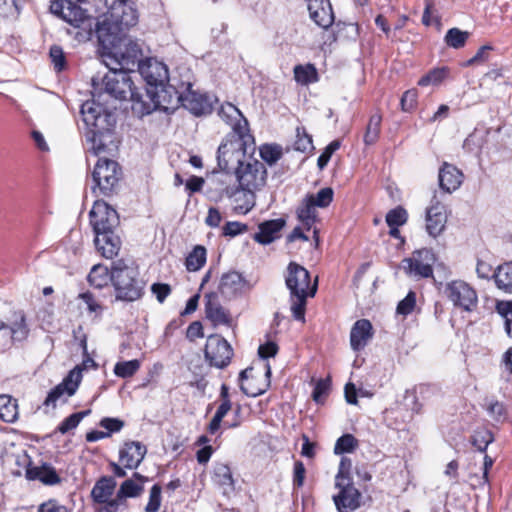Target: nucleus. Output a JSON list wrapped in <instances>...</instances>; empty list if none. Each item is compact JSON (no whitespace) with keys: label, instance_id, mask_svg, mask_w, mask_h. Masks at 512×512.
Here are the masks:
<instances>
[{"label":"nucleus","instance_id":"nucleus-1","mask_svg":"<svg viewBox=\"0 0 512 512\" xmlns=\"http://www.w3.org/2000/svg\"><path fill=\"white\" fill-rule=\"evenodd\" d=\"M93 93L91 100L81 105L80 114L86 127V141L91 144V152L95 156L109 153L117 148L114 129L116 125L115 114L109 111Z\"/></svg>","mask_w":512,"mask_h":512},{"label":"nucleus","instance_id":"nucleus-2","mask_svg":"<svg viewBox=\"0 0 512 512\" xmlns=\"http://www.w3.org/2000/svg\"><path fill=\"white\" fill-rule=\"evenodd\" d=\"M89 221L95 234V247L107 259H113L121 248L117 233L120 220L117 211L103 200H96L89 212Z\"/></svg>","mask_w":512,"mask_h":512},{"label":"nucleus","instance_id":"nucleus-3","mask_svg":"<svg viewBox=\"0 0 512 512\" xmlns=\"http://www.w3.org/2000/svg\"><path fill=\"white\" fill-rule=\"evenodd\" d=\"M309 271L296 262H290L287 266L285 284L289 290L291 313L295 320L305 322V313L308 297H314L318 289V278L311 285Z\"/></svg>","mask_w":512,"mask_h":512},{"label":"nucleus","instance_id":"nucleus-4","mask_svg":"<svg viewBox=\"0 0 512 512\" xmlns=\"http://www.w3.org/2000/svg\"><path fill=\"white\" fill-rule=\"evenodd\" d=\"M138 22V12L129 0H115L106 17L97 23L96 36L99 43H111L110 36L124 35Z\"/></svg>","mask_w":512,"mask_h":512},{"label":"nucleus","instance_id":"nucleus-5","mask_svg":"<svg viewBox=\"0 0 512 512\" xmlns=\"http://www.w3.org/2000/svg\"><path fill=\"white\" fill-rule=\"evenodd\" d=\"M109 40L111 43H99L106 66L115 65L135 72V68L144 61L141 45L127 34L110 36Z\"/></svg>","mask_w":512,"mask_h":512},{"label":"nucleus","instance_id":"nucleus-6","mask_svg":"<svg viewBox=\"0 0 512 512\" xmlns=\"http://www.w3.org/2000/svg\"><path fill=\"white\" fill-rule=\"evenodd\" d=\"M112 286L115 300L129 303L143 297L146 282L140 276L138 267L130 266L125 260L119 259L112 262Z\"/></svg>","mask_w":512,"mask_h":512},{"label":"nucleus","instance_id":"nucleus-7","mask_svg":"<svg viewBox=\"0 0 512 512\" xmlns=\"http://www.w3.org/2000/svg\"><path fill=\"white\" fill-rule=\"evenodd\" d=\"M109 71L104 75L101 83L92 79L95 95L100 98L102 90L117 100L130 99L133 102H143V96L133 84L129 71L116 66H107Z\"/></svg>","mask_w":512,"mask_h":512},{"label":"nucleus","instance_id":"nucleus-8","mask_svg":"<svg viewBox=\"0 0 512 512\" xmlns=\"http://www.w3.org/2000/svg\"><path fill=\"white\" fill-rule=\"evenodd\" d=\"M236 176L238 186L244 191L245 204L240 206L242 211H251L255 205V192L265 186L267 181V169L264 163L253 159L245 161L233 173Z\"/></svg>","mask_w":512,"mask_h":512},{"label":"nucleus","instance_id":"nucleus-9","mask_svg":"<svg viewBox=\"0 0 512 512\" xmlns=\"http://www.w3.org/2000/svg\"><path fill=\"white\" fill-rule=\"evenodd\" d=\"M91 186L96 196L110 197L116 193L122 177L120 165L111 159L100 157L91 174Z\"/></svg>","mask_w":512,"mask_h":512},{"label":"nucleus","instance_id":"nucleus-10","mask_svg":"<svg viewBox=\"0 0 512 512\" xmlns=\"http://www.w3.org/2000/svg\"><path fill=\"white\" fill-rule=\"evenodd\" d=\"M183 93L181 81L176 85L164 82L159 87L146 88V96L150 103L147 104L144 100L141 102L144 106L143 112L149 114L157 109L167 111L178 104L182 105Z\"/></svg>","mask_w":512,"mask_h":512},{"label":"nucleus","instance_id":"nucleus-11","mask_svg":"<svg viewBox=\"0 0 512 512\" xmlns=\"http://www.w3.org/2000/svg\"><path fill=\"white\" fill-rule=\"evenodd\" d=\"M247 148L241 140L224 139L217 150V166L226 174H233L246 159Z\"/></svg>","mask_w":512,"mask_h":512},{"label":"nucleus","instance_id":"nucleus-12","mask_svg":"<svg viewBox=\"0 0 512 512\" xmlns=\"http://www.w3.org/2000/svg\"><path fill=\"white\" fill-rule=\"evenodd\" d=\"M192 87L190 78L181 81V88H184L182 106L196 117L211 114L218 99L214 95L195 91Z\"/></svg>","mask_w":512,"mask_h":512},{"label":"nucleus","instance_id":"nucleus-13","mask_svg":"<svg viewBox=\"0 0 512 512\" xmlns=\"http://www.w3.org/2000/svg\"><path fill=\"white\" fill-rule=\"evenodd\" d=\"M436 255L432 249L422 248L415 250L412 257L401 261V268L406 275L415 278H430L433 276V264Z\"/></svg>","mask_w":512,"mask_h":512},{"label":"nucleus","instance_id":"nucleus-14","mask_svg":"<svg viewBox=\"0 0 512 512\" xmlns=\"http://www.w3.org/2000/svg\"><path fill=\"white\" fill-rule=\"evenodd\" d=\"M233 354V348L223 336L212 334L207 337L204 356L210 366L219 369L227 367L231 362Z\"/></svg>","mask_w":512,"mask_h":512},{"label":"nucleus","instance_id":"nucleus-15","mask_svg":"<svg viewBox=\"0 0 512 512\" xmlns=\"http://www.w3.org/2000/svg\"><path fill=\"white\" fill-rule=\"evenodd\" d=\"M445 293L453 305L466 312L474 311L478 306V295L475 289L462 280H454L445 287Z\"/></svg>","mask_w":512,"mask_h":512},{"label":"nucleus","instance_id":"nucleus-16","mask_svg":"<svg viewBox=\"0 0 512 512\" xmlns=\"http://www.w3.org/2000/svg\"><path fill=\"white\" fill-rule=\"evenodd\" d=\"M251 289L250 282L242 273L235 270L222 274L218 285V293L226 300L237 299Z\"/></svg>","mask_w":512,"mask_h":512},{"label":"nucleus","instance_id":"nucleus-17","mask_svg":"<svg viewBox=\"0 0 512 512\" xmlns=\"http://www.w3.org/2000/svg\"><path fill=\"white\" fill-rule=\"evenodd\" d=\"M82 370L83 369L80 366H76L71 371H69L62 382L48 392L43 405L46 407L51 406L52 408H55L57 401L61 400L65 394L69 397L74 395L82 380Z\"/></svg>","mask_w":512,"mask_h":512},{"label":"nucleus","instance_id":"nucleus-18","mask_svg":"<svg viewBox=\"0 0 512 512\" xmlns=\"http://www.w3.org/2000/svg\"><path fill=\"white\" fill-rule=\"evenodd\" d=\"M339 489L338 494L333 496L334 504L338 512H353L362 504V493L354 486L352 480L335 482Z\"/></svg>","mask_w":512,"mask_h":512},{"label":"nucleus","instance_id":"nucleus-19","mask_svg":"<svg viewBox=\"0 0 512 512\" xmlns=\"http://www.w3.org/2000/svg\"><path fill=\"white\" fill-rule=\"evenodd\" d=\"M137 69L146 83V88L159 87L161 83L169 82L168 68L162 62L147 58Z\"/></svg>","mask_w":512,"mask_h":512},{"label":"nucleus","instance_id":"nucleus-20","mask_svg":"<svg viewBox=\"0 0 512 512\" xmlns=\"http://www.w3.org/2000/svg\"><path fill=\"white\" fill-rule=\"evenodd\" d=\"M447 218L445 206L434 195L426 208V231L429 236L436 238L441 235L446 228Z\"/></svg>","mask_w":512,"mask_h":512},{"label":"nucleus","instance_id":"nucleus-21","mask_svg":"<svg viewBox=\"0 0 512 512\" xmlns=\"http://www.w3.org/2000/svg\"><path fill=\"white\" fill-rule=\"evenodd\" d=\"M25 478L28 481H39L46 486H54L62 482V478L51 463L41 462V465H34L31 460L25 467Z\"/></svg>","mask_w":512,"mask_h":512},{"label":"nucleus","instance_id":"nucleus-22","mask_svg":"<svg viewBox=\"0 0 512 512\" xmlns=\"http://www.w3.org/2000/svg\"><path fill=\"white\" fill-rule=\"evenodd\" d=\"M147 454V447L139 441H126L119 450V462L129 470L137 469Z\"/></svg>","mask_w":512,"mask_h":512},{"label":"nucleus","instance_id":"nucleus-23","mask_svg":"<svg viewBox=\"0 0 512 512\" xmlns=\"http://www.w3.org/2000/svg\"><path fill=\"white\" fill-rule=\"evenodd\" d=\"M3 337L8 338V342L4 345H12L16 342H23L28 338L29 327L26 321L25 313L20 310L14 312L13 320L8 324L3 322Z\"/></svg>","mask_w":512,"mask_h":512},{"label":"nucleus","instance_id":"nucleus-24","mask_svg":"<svg viewBox=\"0 0 512 512\" xmlns=\"http://www.w3.org/2000/svg\"><path fill=\"white\" fill-rule=\"evenodd\" d=\"M205 315L214 326L232 325L230 312L220 304L217 292L205 295Z\"/></svg>","mask_w":512,"mask_h":512},{"label":"nucleus","instance_id":"nucleus-25","mask_svg":"<svg viewBox=\"0 0 512 512\" xmlns=\"http://www.w3.org/2000/svg\"><path fill=\"white\" fill-rule=\"evenodd\" d=\"M310 18L316 25L328 29L334 24V13L330 0H306Z\"/></svg>","mask_w":512,"mask_h":512},{"label":"nucleus","instance_id":"nucleus-26","mask_svg":"<svg viewBox=\"0 0 512 512\" xmlns=\"http://www.w3.org/2000/svg\"><path fill=\"white\" fill-rule=\"evenodd\" d=\"M374 336V329L368 319L357 320L350 330V346L354 352L362 351Z\"/></svg>","mask_w":512,"mask_h":512},{"label":"nucleus","instance_id":"nucleus-27","mask_svg":"<svg viewBox=\"0 0 512 512\" xmlns=\"http://www.w3.org/2000/svg\"><path fill=\"white\" fill-rule=\"evenodd\" d=\"M438 181L444 192L452 193L462 184L463 173L453 164L444 162L439 169Z\"/></svg>","mask_w":512,"mask_h":512},{"label":"nucleus","instance_id":"nucleus-28","mask_svg":"<svg viewBox=\"0 0 512 512\" xmlns=\"http://www.w3.org/2000/svg\"><path fill=\"white\" fill-rule=\"evenodd\" d=\"M285 225L286 221L283 218L266 220L259 224V231L253 238L259 244L268 245L280 237V232Z\"/></svg>","mask_w":512,"mask_h":512},{"label":"nucleus","instance_id":"nucleus-29","mask_svg":"<svg viewBox=\"0 0 512 512\" xmlns=\"http://www.w3.org/2000/svg\"><path fill=\"white\" fill-rule=\"evenodd\" d=\"M117 482L112 476H101L91 490V498L94 503L107 502L114 494Z\"/></svg>","mask_w":512,"mask_h":512},{"label":"nucleus","instance_id":"nucleus-30","mask_svg":"<svg viewBox=\"0 0 512 512\" xmlns=\"http://www.w3.org/2000/svg\"><path fill=\"white\" fill-rule=\"evenodd\" d=\"M147 477L134 472L131 479L123 481L120 485L117 495L119 499L134 498L139 496L143 491V484L147 481Z\"/></svg>","mask_w":512,"mask_h":512},{"label":"nucleus","instance_id":"nucleus-31","mask_svg":"<svg viewBox=\"0 0 512 512\" xmlns=\"http://www.w3.org/2000/svg\"><path fill=\"white\" fill-rule=\"evenodd\" d=\"M87 281L97 290L109 288L110 283L112 284V266L109 269L101 264L94 265L87 276Z\"/></svg>","mask_w":512,"mask_h":512},{"label":"nucleus","instance_id":"nucleus-32","mask_svg":"<svg viewBox=\"0 0 512 512\" xmlns=\"http://www.w3.org/2000/svg\"><path fill=\"white\" fill-rule=\"evenodd\" d=\"M297 220L302 224L306 231H310L314 224L319 220L316 208L306 199H303L296 208Z\"/></svg>","mask_w":512,"mask_h":512},{"label":"nucleus","instance_id":"nucleus-33","mask_svg":"<svg viewBox=\"0 0 512 512\" xmlns=\"http://www.w3.org/2000/svg\"><path fill=\"white\" fill-rule=\"evenodd\" d=\"M18 419L17 400L9 395H0V420L13 423Z\"/></svg>","mask_w":512,"mask_h":512},{"label":"nucleus","instance_id":"nucleus-34","mask_svg":"<svg viewBox=\"0 0 512 512\" xmlns=\"http://www.w3.org/2000/svg\"><path fill=\"white\" fill-rule=\"evenodd\" d=\"M293 72L295 81L301 85H309L319 80L317 69L311 63L306 65L298 64L294 67Z\"/></svg>","mask_w":512,"mask_h":512},{"label":"nucleus","instance_id":"nucleus-35","mask_svg":"<svg viewBox=\"0 0 512 512\" xmlns=\"http://www.w3.org/2000/svg\"><path fill=\"white\" fill-rule=\"evenodd\" d=\"M212 481L214 484L233 489L234 479L230 467L227 464L216 463L212 472Z\"/></svg>","mask_w":512,"mask_h":512},{"label":"nucleus","instance_id":"nucleus-36","mask_svg":"<svg viewBox=\"0 0 512 512\" xmlns=\"http://www.w3.org/2000/svg\"><path fill=\"white\" fill-rule=\"evenodd\" d=\"M497 287L507 293H512V262L498 266L494 273Z\"/></svg>","mask_w":512,"mask_h":512},{"label":"nucleus","instance_id":"nucleus-37","mask_svg":"<svg viewBox=\"0 0 512 512\" xmlns=\"http://www.w3.org/2000/svg\"><path fill=\"white\" fill-rule=\"evenodd\" d=\"M207 252L204 246L197 245L187 255L185 260L186 269L189 272L200 270L206 263Z\"/></svg>","mask_w":512,"mask_h":512},{"label":"nucleus","instance_id":"nucleus-38","mask_svg":"<svg viewBox=\"0 0 512 512\" xmlns=\"http://www.w3.org/2000/svg\"><path fill=\"white\" fill-rule=\"evenodd\" d=\"M66 13L63 15V20L67 23L78 27L87 18L86 11L78 4L80 2L65 0Z\"/></svg>","mask_w":512,"mask_h":512},{"label":"nucleus","instance_id":"nucleus-39","mask_svg":"<svg viewBox=\"0 0 512 512\" xmlns=\"http://www.w3.org/2000/svg\"><path fill=\"white\" fill-rule=\"evenodd\" d=\"M382 116L380 113H374L370 116L363 141L365 145L370 146L375 144L380 136Z\"/></svg>","mask_w":512,"mask_h":512},{"label":"nucleus","instance_id":"nucleus-40","mask_svg":"<svg viewBox=\"0 0 512 512\" xmlns=\"http://www.w3.org/2000/svg\"><path fill=\"white\" fill-rule=\"evenodd\" d=\"M225 139L227 140H241L243 147L247 148L250 141H253V136L249 132L248 121L242 117V120H237L233 125V132L228 134Z\"/></svg>","mask_w":512,"mask_h":512},{"label":"nucleus","instance_id":"nucleus-41","mask_svg":"<svg viewBox=\"0 0 512 512\" xmlns=\"http://www.w3.org/2000/svg\"><path fill=\"white\" fill-rule=\"evenodd\" d=\"M334 198V191L330 187H325L320 189L316 194H308L304 199H306L310 204H312L315 208H326L328 207Z\"/></svg>","mask_w":512,"mask_h":512},{"label":"nucleus","instance_id":"nucleus-42","mask_svg":"<svg viewBox=\"0 0 512 512\" xmlns=\"http://www.w3.org/2000/svg\"><path fill=\"white\" fill-rule=\"evenodd\" d=\"M359 446L358 439L350 433L340 436L334 446V454L343 455L354 452Z\"/></svg>","mask_w":512,"mask_h":512},{"label":"nucleus","instance_id":"nucleus-43","mask_svg":"<svg viewBox=\"0 0 512 512\" xmlns=\"http://www.w3.org/2000/svg\"><path fill=\"white\" fill-rule=\"evenodd\" d=\"M469 35L467 31H462L459 28H451L447 31L444 41L448 47L460 49L465 46Z\"/></svg>","mask_w":512,"mask_h":512},{"label":"nucleus","instance_id":"nucleus-44","mask_svg":"<svg viewBox=\"0 0 512 512\" xmlns=\"http://www.w3.org/2000/svg\"><path fill=\"white\" fill-rule=\"evenodd\" d=\"M91 410H84L73 413L66 417L56 428L55 432L66 434L69 431L77 428L82 419L90 414Z\"/></svg>","mask_w":512,"mask_h":512},{"label":"nucleus","instance_id":"nucleus-45","mask_svg":"<svg viewBox=\"0 0 512 512\" xmlns=\"http://www.w3.org/2000/svg\"><path fill=\"white\" fill-rule=\"evenodd\" d=\"M141 363L138 359L117 362L113 372L117 377L126 379L132 377L139 369Z\"/></svg>","mask_w":512,"mask_h":512},{"label":"nucleus","instance_id":"nucleus-46","mask_svg":"<svg viewBox=\"0 0 512 512\" xmlns=\"http://www.w3.org/2000/svg\"><path fill=\"white\" fill-rule=\"evenodd\" d=\"M448 73L449 69L446 67L434 68L423 75L418 80L417 84L421 87L428 85H438L448 76Z\"/></svg>","mask_w":512,"mask_h":512},{"label":"nucleus","instance_id":"nucleus-47","mask_svg":"<svg viewBox=\"0 0 512 512\" xmlns=\"http://www.w3.org/2000/svg\"><path fill=\"white\" fill-rule=\"evenodd\" d=\"M261 159L272 166L282 157V147L278 144H264L259 149Z\"/></svg>","mask_w":512,"mask_h":512},{"label":"nucleus","instance_id":"nucleus-48","mask_svg":"<svg viewBox=\"0 0 512 512\" xmlns=\"http://www.w3.org/2000/svg\"><path fill=\"white\" fill-rule=\"evenodd\" d=\"M293 147L296 151L302 153L311 152L314 149L312 136L307 133L304 127H297Z\"/></svg>","mask_w":512,"mask_h":512},{"label":"nucleus","instance_id":"nucleus-49","mask_svg":"<svg viewBox=\"0 0 512 512\" xmlns=\"http://www.w3.org/2000/svg\"><path fill=\"white\" fill-rule=\"evenodd\" d=\"M494 441L493 433L485 428L478 429L472 435V444L478 451L485 452L488 445Z\"/></svg>","mask_w":512,"mask_h":512},{"label":"nucleus","instance_id":"nucleus-50","mask_svg":"<svg viewBox=\"0 0 512 512\" xmlns=\"http://www.w3.org/2000/svg\"><path fill=\"white\" fill-rule=\"evenodd\" d=\"M49 57L51 60V64L53 65V69L57 73L62 72L66 69L67 61L62 47L58 45H52L49 50Z\"/></svg>","mask_w":512,"mask_h":512},{"label":"nucleus","instance_id":"nucleus-51","mask_svg":"<svg viewBox=\"0 0 512 512\" xmlns=\"http://www.w3.org/2000/svg\"><path fill=\"white\" fill-rule=\"evenodd\" d=\"M331 390V382L329 378L320 379L314 386L312 398L317 404H323Z\"/></svg>","mask_w":512,"mask_h":512},{"label":"nucleus","instance_id":"nucleus-52","mask_svg":"<svg viewBox=\"0 0 512 512\" xmlns=\"http://www.w3.org/2000/svg\"><path fill=\"white\" fill-rule=\"evenodd\" d=\"M407 219V211L402 206H397L386 214V223L388 226H402L407 222Z\"/></svg>","mask_w":512,"mask_h":512},{"label":"nucleus","instance_id":"nucleus-53","mask_svg":"<svg viewBox=\"0 0 512 512\" xmlns=\"http://www.w3.org/2000/svg\"><path fill=\"white\" fill-rule=\"evenodd\" d=\"M416 306V293L410 290L404 299H402L396 308V312L404 317L410 315Z\"/></svg>","mask_w":512,"mask_h":512},{"label":"nucleus","instance_id":"nucleus-54","mask_svg":"<svg viewBox=\"0 0 512 512\" xmlns=\"http://www.w3.org/2000/svg\"><path fill=\"white\" fill-rule=\"evenodd\" d=\"M341 142L340 140H333L330 142L320 156L317 159V166L320 170H323L327 164L329 163L332 155L340 148Z\"/></svg>","mask_w":512,"mask_h":512},{"label":"nucleus","instance_id":"nucleus-55","mask_svg":"<svg viewBox=\"0 0 512 512\" xmlns=\"http://www.w3.org/2000/svg\"><path fill=\"white\" fill-rule=\"evenodd\" d=\"M242 191H244V190L241 189L240 186H236V187L228 186L223 190V193L227 197L234 199V202H235L234 210L238 214H246L249 212V211H242L239 208L240 206L245 204V198H244L243 194L241 193Z\"/></svg>","mask_w":512,"mask_h":512},{"label":"nucleus","instance_id":"nucleus-56","mask_svg":"<svg viewBox=\"0 0 512 512\" xmlns=\"http://www.w3.org/2000/svg\"><path fill=\"white\" fill-rule=\"evenodd\" d=\"M23 0H0V9L11 17L17 19L21 13Z\"/></svg>","mask_w":512,"mask_h":512},{"label":"nucleus","instance_id":"nucleus-57","mask_svg":"<svg viewBox=\"0 0 512 512\" xmlns=\"http://www.w3.org/2000/svg\"><path fill=\"white\" fill-rule=\"evenodd\" d=\"M161 491L159 484H154L150 489L148 503L145 507L146 512H157L161 506Z\"/></svg>","mask_w":512,"mask_h":512},{"label":"nucleus","instance_id":"nucleus-58","mask_svg":"<svg viewBox=\"0 0 512 512\" xmlns=\"http://www.w3.org/2000/svg\"><path fill=\"white\" fill-rule=\"evenodd\" d=\"M418 91L417 89H409L405 91L401 97L400 105L404 112H412L417 105Z\"/></svg>","mask_w":512,"mask_h":512},{"label":"nucleus","instance_id":"nucleus-59","mask_svg":"<svg viewBox=\"0 0 512 512\" xmlns=\"http://www.w3.org/2000/svg\"><path fill=\"white\" fill-rule=\"evenodd\" d=\"M218 115L228 124H231L237 117H242L240 110L231 103L222 104L218 110Z\"/></svg>","mask_w":512,"mask_h":512},{"label":"nucleus","instance_id":"nucleus-60","mask_svg":"<svg viewBox=\"0 0 512 512\" xmlns=\"http://www.w3.org/2000/svg\"><path fill=\"white\" fill-rule=\"evenodd\" d=\"M99 426L104 428L105 433H109V437L113 433L120 432L125 426V422L119 418L104 417L100 420Z\"/></svg>","mask_w":512,"mask_h":512},{"label":"nucleus","instance_id":"nucleus-61","mask_svg":"<svg viewBox=\"0 0 512 512\" xmlns=\"http://www.w3.org/2000/svg\"><path fill=\"white\" fill-rule=\"evenodd\" d=\"M248 229L247 224L238 221H229L222 228L224 236L235 237L246 232Z\"/></svg>","mask_w":512,"mask_h":512},{"label":"nucleus","instance_id":"nucleus-62","mask_svg":"<svg viewBox=\"0 0 512 512\" xmlns=\"http://www.w3.org/2000/svg\"><path fill=\"white\" fill-rule=\"evenodd\" d=\"M79 298L87 305L89 312L101 313L103 308L97 301V296L91 291L83 292L79 295Z\"/></svg>","mask_w":512,"mask_h":512},{"label":"nucleus","instance_id":"nucleus-63","mask_svg":"<svg viewBox=\"0 0 512 512\" xmlns=\"http://www.w3.org/2000/svg\"><path fill=\"white\" fill-rule=\"evenodd\" d=\"M351 467V460L347 457H342L339 463L338 473L335 476V482L352 480L350 475Z\"/></svg>","mask_w":512,"mask_h":512},{"label":"nucleus","instance_id":"nucleus-64","mask_svg":"<svg viewBox=\"0 0 512 512\" xmlns=\"http://www.w3.org/2000/svg\"><path fill=\"white\" fill-rule=\"evenodd\" d=\"M38 512H68V509L57 500L49 499L48 501L40 504Z\"/></svg>","mask_w":512,"mask_h":512}]
</instances>
